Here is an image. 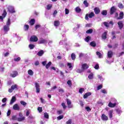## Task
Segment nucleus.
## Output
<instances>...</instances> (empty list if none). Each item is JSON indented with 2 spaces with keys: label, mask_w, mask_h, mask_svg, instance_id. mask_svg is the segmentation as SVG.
Returning <instances> with one entry per match:
<instances>
[{
  "label": "nucleus",
  "mask_w": 124,
  "mask_h": 124,
  "mask_svg": "<svg viewBox=\"0 0 124 124\" xmlns=\"http://www.w3.org/2000/svg\"><path fill=\"white\" fill-rule=\"evenodd\" d=\"M111 102H114V103H112V102H110L108 103V107H110L111 108H113V107H116L117 105V100L115 98H112L111 99Z\"/></svg>",
  "instance_id": "f257e3e1"
},
{
  "label": "nucleus",
  "mask_w": 124,
  "mask_h": 124,
  "mask_svg": "<svg viewBox=\"0 0 124 124\" xmlns=\"http://www.w3.org/2000/svg\"><path fill=\"white\" fill-rule=\"evenodd\" d=\"M30 41L31 42H37L38 41V38L35 35H32L31 37Z\"/></svg>",
  "instance_id": "f03ea898"
},
{
  "label": "nucleus",
  "mask_w": 124,
  "mask_h": 124,
  "mask_svg": "<svg viewBox=\"0 0 124 124\" xmlns=\"http://www.w3.org/2000/svg\"><path fill=\"white\" fill-rule=\"evenodd\" d=\"M14 90H18V85L16 84L12 85L11 88L9 89L8 92L9 93H11L12 92H13V91H14Z\"/></svg>",
  "instance_id": "7ed1b4c3"
},
{
  "label": "nucleus",
  "mask_w": 124,
  "mask_h": 124,
  "mask_svg": "<svg viewBox=\"0 0 124 124\" xmlns=\"http://www.w3.org/2000/svg\"><path fill=\"white\" fill-rule=\"evenodd\" d=\"M9 12L10 13H14L15 12V10H14V7L12 6H8L7 7Z\"/></svg>",
  "instance_id": "20e7f679"
},
{
  "label": "nucleus",
  "mask_w": 124,
  "mask_h": 124,
  "mask_svg": "<svg viewBox=\"0 0 124 124\" xmlns=\"http://www.w3.org/2000/svg\"><path fill=\"white\" fill-rule=\"evenodd\" d=\"M47 41L46 40L43 38H41L38 41V44H47Z\"/></svg>",
  "instance_id": "39448f33"
},
{
  "label": "nucleus",
  "mask_w": 124,
  "mask_h": 124,
  "mask_svg": "<svg viewBox=\"0 0 124 124\" xmlns=\"http://www.w3.org/2000/svg\"><path fill=\"white\" fill-rule=\"evenodd\" d=\"M117 11V9H116V7L115 6H113L110 8V15H113L114 13L116 12Z\"/></svg>",
  "instance_id": "423d86ee"
},
{
  "label": "nucleus",
  "mask_w": 124,
  "mask_h": 124,
  "mask_svg": "<svg viewBox=\"0 0 124 124\" xmlns=\"http://www.w3.org/2000/svg\"><path fill=\"white\" fill-rule=\"evenodd\" d=\"M10 30V28H9V26H8L7 25H5L3 26V31L5 33H7V32L9 31Z\"/></svg>",
  "instance_id": "0eeeda50"
},
{
  "label": "nucleus",
  "mask_w": 124,
  "mask_h": 124,
  "mask_svg": "<svg viewBox=\"0 0 124 124\" xmlns=\"http://www.w3.org/2000/svg\"><path fill=\"white\" fill-rule=\"evenodd\" d=\"M35 85L36 93H40V88H39V84L37 83H35Z\"/></svg>",
  "instance_id": "6e6552de"
},
{
  "label": "nucleus",
  "mask_w": 124,
  "mask_h": 124,
  "mask_svg": "<svg viewBox=\"0 0 124 124\" xmlns=\"http://www.w3.org/2000/svg\"><path fill=\"white\" fill-rule=\"evenodd\" d=\"M117 24L118 25V27H119L120 30H122V29H123V28H124V23L123 22V21H119L117 23Z\"/></svg>",
  "instance_id": "1a4fd4ad"
},
{
  "label": "nucleus",
  "mask_w": 124,
  "mask_h": 124,
  "mask_svg": "<svg viewBox=\"0 0 124 124\" xmlns=\"http://www.w3.org/2000/svg\"><path fill=\"white\" fill-rule=\"evenodd\" d=\"M6 14H7V13H6V11L4 10L2 15V16H0V20H1L2 21L3 20V18H5V16H6Z\"/></svg>",
  "instance_id": "9d476101"
},
{
  "label": "nucleus",
  "mask_w": 124,
  "mask_h": 124,
  "mask_svg": "<svg viewBox=\"0 0 124 124\" xmlns=\"http://www.w3.org/2000/svg\"><path fill=\"white\" fill-rule=\"evenodd\" d=\"M124 19V12H121L119 14V17L117 18V20H122Z\"/></svg>",
  "instance_id": "9b49d317"
},
{
  "label": "nucleus",
  "mask_w": 124,
  "mask_h": 124,
  "mask_svg": "<svg viewBox=\"0 0 124 124\" xmlns=\"http://www.w3.org/2000/svg\"><path fill=\"white\" fill-rule=\"evenodd\" d=\"M108 57L109 59H111V58L113 57V51H112V50H110L108 52Z\"/></svg>",
  "instance_id": "f8f14e48"
},
{
  "label": "nucleus",
  "mask_w": 124,
  "mask_h": 124,
  "mask_svg": "<svg viewBox=\"0 0 124 124\" xmlns=\"http://www.w3.org/2000/svg\"><path fill=\"white\" fill-rule=\"evenodd\" d=\"M101 119L103 121H108V117L105 115V114L102 115Z\"/></svg>",
  "instance_id": "ddd939ff"
},
{
  "label": "nucleus",
  "mask_w": 124,
  "mask_h": 124,
  "mask_svg": "<svg viewBox=\"0 0 124 124\" xmlns=\"http://www.w3.org/2000/svg\"><path fill=\"white\" fill-rule=\"evenodd\" d=\"M13 109L14 110H20V107H19V105H18V104H16L13 106Z\"/></svg>",
  "instance_id": "4468645a"
},
{
  "label": "nucleus",
  "mask_w": 124,
  "mask_h": 124,
  "mask_svg": "<svg viewBox=\"0 0 124 124\" xmlns=\"http://www.w3.org/2000/svg\"><path fill=\"white\" fill-rule=\"evenodd\" d=\"M18 75V72L17 71H13V74H11V77H13V78H14L16 77Z\"/></svg>",
  "instance_id": "2eb2a0df"
},
{
  "label": "nucleus",
  "mask_w": 124,
  "mask_h": 124,
  "mask_svg": "<svg viewBox=\"0 0 124 124\" xmlns=\"http://www.w3.org/2000/svg\"><path fill=\"white\" fill-rule=\"evenodd\" d=\"M81 68L83 70H85V69H88V68H89V66H88V64H87L86 63H84L82 65Z\"/></svg>",
  "instance_id": "dca6fc26"
},
{
  "label": "nucleus",
  "mask_w": 124,
  "mask_h": 124,
  "mask_svg": "<svg viewBox=\"0 0 124 124\" xmlns=\"http://www.w3.org/2000/svg\"><path fill=\"white\" fill-rule=\"evenodd\" d=\"M16 101V97L15 96H13L12 97V99L11 100V102H10V104L11 105H12V104H13L14 102H15Z\"/></svg>",
  "instance_id": "f3484780"
},
{
  "label": "nucleus",
  "mask_w": 124,
  "mask_h": 124,
  "mask_svg": "<svg viewBox=\"0 0 124 124\" xmlns=\"http://www.w3.org/2000/svg\"><path fill=\"white\" fill-rule=\"evenodd\" d=\"M94 11L95 13V14H99L100 13V10L99 9V8L96 7L94 9Z\"/></svg>",
  "instance_id": "a211bd4d"
},
{
  "label": "nucleus",
  "mask_w": 124,
  "mask_h": 124,
  "mask_svg": "<svg viewBox=\"0 0 124 124\" xmlns=\"http://www.w3.org/2000/svg\"><path fill=\"white\" fill-rule=\"evenodd\" d=\"M44 54V51H43V50H41L38 52L37 55L39 56V57H42V56H43Z\"/></svg>",
  "instance_id": "6ab92c4d"
},
{
  "label": "nucleus",
  "mask_w": 124,
  "mask_h": 124,
  "mask_svg": "<svg viewBox=\"0 0 124 124\" xmlns=\"http://www.w3.org/2000/svg\"><path fill=\"white\" fill-rule=\"evenodd\" d=\"M92 93L90 92H88L87 93H86L84 95H83V98L84 99L88 98V96H90Z\"/></svg>",
  "instance_id": "aec40b11"
},
{
  "label": "nucleus",
  "mask_w": 124,
  "mask_h": 124,
  "mask_svg": "<svg viewBox=\"0 0 124 124\" xmlns=\"http://www.w3.org/2000/svg\"><path fill=\"white\" fill-rule=\"evenodd\" d=\"M107 32H104L102 35V38L103 39H106L107 38Z\"/></svg>",
  "instance_id": "412c9836"
},
{
  "label": "nucleus",
  "mask_w": 124,
  "mask_h": 124,
  "mask_svg": "<svg viewBox=\"0 0 124 124\" xmlns=\"http://www.w3.org/2000/svg\"><path fill=\"white\" fill-rule=\"evenodd\" d=\"M25 117H19L17 118V122H23V121H25Z\"/></svg>",
  "instance_id": "4be33fe9"
},
{
  "label": "nucleus",
  "mask_w": 124,
  "mask_h": 124,
  "mask_svg": "<svg viewBox=\"0 0 124 124\" xmlns=\"http://www.w3.org/2000/svg\"><path fill=\"white\" fill-rule=\"evenodd\" d=\"M108 116L110 119H112V117H113V110H109L108 111Z\"/></svg>",
  "instance_id": "5701e85b"
},
{
  "label": "nucleus",
  "mask_w": 124,
  "mask_h": 124,
  "mask_svg": "<svg viewBox=\"0 0 124 124\" xmlns=\"http://www.w3.org/2000/svg\"><path fill=\"white\" fill-rule=\"evenodd\" d=\"M10 25H11V22L10 21V18H8L7 22L6 23L5 26H8V27H10Z\"/></svg>",
  "instance_id": "b1692460"
},
{
  "label": "nucleus",
  "mask_w": 124,
  "mask_h": 124,
  "mask_svg": "<svg viewBox=\"0 0 124 124\" xmlns=\"http://www.w3.org/2000/svg\"><path fill=\"white\" fill-rule=\"evenodd\" d=\"M60 26V21L56 20L54 21V26L59 27Z\"/></svg>",
  "instance_id": "393cba45"
},
{
  "label": "nucleus",
  "mask_w": 124,
  "mask_h": 124,
  "mask_svg": "<svg viewBox=\"0 0 124 124\" xmlns=\"http://www.w3.org/2000/svg\"><path fill=\"white\" fill-rule=\"evenodd\" d=\"M35 23V20L34 19H31L30 21V23L31 26H33Z\"/></svg>",
  "instance_id": "a878e982"
},
{
  "label": "nucleus",
  "mask_w": 124,
  "mask_h": 124,
  "mask_svg": "<svg viewBox=\"0 0 124 124\" xmlns=\"http://www.w3.org/2000/svg\"><path fill=\"white\" fill-rule=\"evenodd\" d=\"M52 64V62H49L46 65V69H48V68H49L50 66H51V65Z\"/></svg>",
  "instance_id": "bb28decb"
},
{
  "label": "nucleus",
  "mask_w": 124,
  "mask_h": 124,
  "mask_svg": "<svg viewBox=\"0 0 124 124\" xmlns=\"http://www.w3.org/2000/svg\"><path fill=\"white\" fill-rule=\"evenodd\" d=\"M96 54L97 56H98V58H99V59H101V58H102V54H101L100 52L97 51L96 52Z\"/></svg>",
  "instance_id": "cd10ccee"
},
{
  "label": "nucleus",
  "mask_w": 124,
  "mask_h": 124,
  "mask_svg": "<svg viewBox=\"0 0 124 124\" xmlns=\"http://www.w3.org/2000/svg\"><path fill=\"white\" fill-rule=\"evenodd\" d=\"M90 45L92 47H95V46H96V43H95V42L93 41V42L90 43Z\"/></svg>",
  "instance_id": "c85d7f7f"
},
{
  "label": "nucleus",
  "mask_w": 124,
  "mask_h": 124,
  "mask_svg": "<svg viewBox=\"0 0 124 124\" xmlns=\"http://www.w3.org/2000/svg\"><path fill=\"white\" fill-rule=\"evenodd\" d=\"M101 14L102 15H103V16H106V15H107V10L102 11L101 12Z\"/></svg>",
  "instance_id": "c756f323"
},
{
  "label": "nucleus",
  "mask_w": 124,
  "mask_h": 124,
  "mask_svg": "<svg viewBox=\"0 0 124 124\" xmlns=\"http://www.w3.org/2000/svg\"><path fill=\"white\" fill-rule=\"evenodd\" d=\"M94 16V13L93 12H91L88 15L89 18H93V17Z\"/></svg>",
  "instance_id": "7c9ffc66"
},
{
  "label": "nucleus",
  "mask_w": 124,
  "mask_h": 124,
  "mask_svg": "<svg viewBox=\"0 0 124 124\" xmlns=\"http://www.w3.org/2000/svg\"><path fill=\"white\" fill-rule=\"evenodd\" d=\"M29 47L30 50H32V49L34 48V47H35V46H34V45L30 44L29 45Z\"/></svg>",
  "instance_id": "2f4dec72"
},
{
  "label": "nucleus",
  "mask_w": 124,
  "mask_h": 124,
  "mask_svg": "<svg viewBox=\"0 0 124 124\" xmlns=\"http://www.w3.org/2000/svg\"><path fill=\"white\" fill-rule=\"evenodd\" d=\"M89 79L90 80H92V79H93V73H91L88 76Z\"/></svg>",
  "instance_id": "473e14b6"
},
{
  "label": "nucleus",
  "mask_w": 124,
  "mask_h": 124,
  "mask_svg": "<svg viewBox=\"0 0 124 124\" xmlns=\"http://www.w3.org/2000/svg\"><path fill=\"white\" fill-rule=\"evenodd\" d=\"M76 11L77 12V13H80L81 12V9L79 8V7H77L75 8Z\"/></svg>",
  "instance_id": "72a5a7b5"
},
{
  "label": "nucleus",
  "mask_w": 124,
  "mask_h": 124,
  "mask_svg": "<svg viewBox=\"0 0 124 124\" xmlns=\"http://www.w3.org/2000/svg\"><path fill=\"white\" fill-rule=\"evenodd\" d=\"M93 30L92 29H90L86 31V33L91 34L93 33Z\"/></svg>",
  "instance_id": "f704fd0d"
},
{
  "label": "nucleus",
  "mask_w": 124,
  "mask_h": 124,
  "mask_svg": "<svg viewBox=\"0 0 124 124\" xmlns=\"http://www.w3.org/2000/svg\"><path fill=\"white\" fill-rule=\"evenodd\" d=\"M83 4L86 7H88L89 6V3H88V1L86 0L83 1Z\"/></svg>",
  "instance_id": "c9c22d12"
},
{
  "label": "nucleus",
  "mask_w": 124,
  "mask_h": 124,
  "mask_svg": "<svg viewBox=\"0 0 124 124\" xmlns=\"http://www.w3.org/2000/svg\"><path fill=\"white\" fill-rule=\"evenodd\" d=\"M72 60H74L75 59H76V56L75 55V54L72 53L71 55Z\"/></svg>",
  "instance_id": "e433bc0d"
},
{
  "label": "nucleus",
  "mask_w": 124,
  "mask_h": 124,
  "mask_svg": "<svg viewBox=\"0 0 124 124\" xmlns=\"http://www.w3.org/2000/svg\"><path fill=\"white\" fill-rule=\"evenodd\" d=\"M90 40H91V36H87L86 37V38L85 39V41L86 42H89V41H90Z\"/></svg>",
  "instance_id": "4c0bfd02"
},
{
  "label": "nucleus",
  "mask_w": 124,
  "mask_h": 124,
  "mask_svg": "<svg viewBox=\"0 0 124 124\" xmlns=\"http://www.w3.org/2000/svg\"><path fill=\"white\" fill-rule=\"evenodd\" d=\"M28 74H29V75L31 76H32V75H33V72L31 70H29L28 71Z\"/></svg>",
  "instance_id": "58836bf2"
},
{
  "label": "nucleus",
  "mask_w": 124,
  "mask_h": 124,
  "mask_svg": "<svg viewBox=\"0 0 124 124\" xmlns=\"http://www.w3.org/2000/svg\"><path fill=\"white\" fill-rule=\"evenodd\" d=\"M103 24L105 26H106V28H108L109 27V23L107 22H104Z\"/></svg>",
  "instance_id": "ea45409f"
},
{
  "label": "nucleus",
  "mask_w": 124,
  "mask_h": 124,
  "mask_svg": "<svg viewBox=\"0 0 124 124\" xmlns=\"http://www.w3.org/2000/svg\"><path fill=\"white\" fill-rule=\"evenodd\" d=\"M118 7H119V8H120L121 9H123V8H124V5H123L122 4V3H119L118 4Z\"/></svg>",
  "instance_id": "a19ab883"
},
{
  "label": "nucleus",
  "mask_w": 124,
  "mask_h": 124,
  "mask_svg": "<svg viewBox=\"0 0 124 124\" xmlns=\"http://www.w3.org/2000/svg\"><path fill=\"white\" fill-rule=\"evenodd\" d=\"M51 8H52V5H51V4H48L46 6L47 10H50Z\"/></svg>",
  "instance_id": "79ce46f5"
},
{
  "label": "nucleus",
  "mask_w": 124,
  "mask_h": 124,
  "mask_svg": "<svg viewBox=\"0 0 124 124\" xmlns=\"http://www.w3.org/2000/svg\"><path fill=\"white\" fill-rule=\"evenodd\" d=\"M62 119H63V115H61L58 117H57V120L60 121V120H62Z\"/></svg>",
  "instance_id": "37998d69"
},
{
  "label": "nucleus",
  "mask_w": 124,
  "mask_h": 124,
  "mask_svg": "<svg viewBox=\"0 0 124 124\" xmlns=\"http://www.w3.org/2000/svg\"><path fill=\"white\" fill-rule=\"evenodd\" d=\"M14 60L15 62H20V61H21V58L18 57L17 58H14Z\"/></svg>",
  "instance_id": "c03bdc74"
},
{
  "label": "nucleus",
  "mask_w": 124,
  "mask_h": 124,
  "mask_svg": "<svg viewBox=\"0 0 124 124\" xmlns=\"http://www.w3.org/2000/svg\"><path fill=\"white\" fill-rule=\"evenodd\" d=\"M44 117L46 119H49V114L47 112H46L44 113Z\"/></svg>",
  "instance_id": "a18cd8bd"
},
{
  "label": "nucleus",
  "mask_w": 124,
  "mask_h": 124,
  "mask_svg": "<svg viewBox=\"0 0 124 124\" xmlns=\"http://www.w3.org/2000/svg\"><path fill=\"white\" fill-rule=\"evenodd\" d=\"M12 119L13 121H17L18 118H17L16 116L14 115L12 116Z\"/></svg>",
  "instance_id": "49530a36"
},
{
  "label": "nucleus",
  "mask_w": 124,
  "mask_h": 124,
  "mask_svg": "<svg viewBox=\"0 0 124 124\" xmlns=\"http://www.w3.org/2000/svg\"><path fill=\"white\" fill-rule=\"evenodd\" d=\"M20 104L22 105H23V106L25 107L26 105H27V103H26L25 101H21L20 102Z\"/></svg>",
  "instance_id": "de8ad7c7"
},
{
  "label": "nucleus",
  "mask_w": 124,
  "mask_h": 124,
  "mask_svg": "<svg viewBox=\"0 0 124 124\" xmlns=\"http://www.w3.org/2000/svg\"><path fill=\"white\" fill-rule=\"evenodd\" d=\"M116 113H117L118 114H122V110L120 109H116Z\"/></svg>",
  "instance_id": "09e8293b"
},
{
  "label": "nucleus",
  "mask_w": 124,
  "mask_h": 124,
  "mask_svg": "<svg viewBox=\"0 0 124 124\" xmlns=\"http://www.w3.org/2000/svg\"><path fill=\"white\" fill-rule=\"evenodd\" d=\"M59 92L60 93H64V90L62 88H60L59 89Z\"/></svg>",
  "instance_id": "8fccbe9b"
},
{
  "label": "nucleus",
  "mask_w": 124,
  "mask_h": 124,
  "mask_svg": "<svg viewBox=\"0 0 124 124\" xmlns=\"http://www.w3.org/2000/svg\"><path fill=\"white\" fill-rule=\"evenodd\" d=\"M29 28H30V26H29L28 25H25L24 26L25 31H28Z\"/></svg>",
  "instance_id": "3c124183"
},
{
  "label": "nucleus",
  "mask_w": 124,
  "mask_h": 124,
  "mask_svg": "<svg viewBox=\"0 0 124 124\" xmlns=\"http://www.w3.org/2000/svg\"><path fill=\"white\" fill-rule=\"evenodd\" d=\"M72 124V120L69 119L68 121L66 122V124Z\"/></svg>",
  "instance_id": "603ef678"
},
{
  "label": "nucleus",
  "mask_w": 124,
  "mask_h": 124,
  "mask_svg": "<svg viewBox=\"0 0 124 124\" xmlns=\"http://www.w3.org/2000/svg\"><path fill=\"white\" fill-rule=\"evenodd\" d=\"M10 114H11V111L10 110H8L7 113V117H9V116H10Z\"/></svg>",
  "instance_id": "864d4df0"
},
{
  "label": "nucleus",
  "mask_w": 124,
  "mask_h": 124,
  "mask_svg": "<svg viewBox=\"0 0 124 124\" xmlns=\"http://www.w3.org/2000/svg\"><path fill=\"white\" fill-rule=\"evenodd\" d=\"M83 92H84V88H80L79 90V93H83Z\"/></svg>",
  "instance_id": "5fc2aeb1"
},
{
  "label": "nucleus",
  "mask_w": 124,
  "mask_h": 124,
  "mask_svg": "<svg viewBox=\"0 0 124 124\" xmlns=\"http://www.w3.org/2000/svg\"><path fill=\"white\" fill-rule=\"evenodd\" d=\"M66 101H67V105L68 104H71L72 103H71V101L70 100H69V99H66Z\"/></svg>",
  "instance_id": "6e6d98bb"
},
{
  "label": "nucleus",
  "mask_w": 124,
  "mask_h": 124,
  "mask_svg": "<svg viewBox=\"0 0 124 124\" xmlns=\"http://www.w3.org/2000/svg\"><path fill=\"white\" fill-rule=\"evenodd\" d=\"M57 14H58V11H57V10L54 11L53 14V17H56V15H57Z\"/></svg>",
  "instance_id": "4d7b16f0"
},
{
  "label": "nucleus",
  "mask_w": 124,
  "mask_h": 124,
  "mask_svg": "<svg viewBox=\"0 0 124 124\" xmlns=\"http://www.w3.org/2000/svg\"><path fill=\"white\" fill-rule=\"evenodd\" d=\"M101 92V93H105V94L107 93V91L105 89L102 90Z\"/></svg>",
  "instance_id": "13d9d810"
},
{
  "label": "nucleus",
  "mask_w": 124,
  "mask_h": 124,
  "mask_svg": "<svg viewBox=\"0 0 124 124\" xmlns=\"http://www.w3.org/2000/svg\"><path fill=\"white\" fill-rule=\"evenodd\" d=\"M67 84H68V85H69V86H71V85H72L71 83V80H68L67 82Z\"/></svg>",
  "instance_id": "bf43d9fd"
},
{
  "label": "nucleus",
  "mask_w": 124,
  "mask_h": 124,
  "mask_svg": "<svg viewBox=\"0 0 124 124\" xmlns=\"http://www.w3.org/2000/svg\"><path fill=\"white\" fill-rule=\"evenodd\" d=\"M38 111L39 112V113H41L42 112V108L38 107Z\"/></svg>",
  "instance_id": "052dcab7"
},
{
  "label": "nucleus",
  "mask_w": 124,
  "mask_h": 124,
  "mask_svg": "<svg viewBox=\"0 0 124 124\" xmlns=\"http://www.w3.org/2000/svg\"><path fill=\"white\" fill-rule=\"evenodd\" d=\"M62 106L63 107V109H65L66 108V106L64 103H62Z\"/></svg>",
  "instance_id": "680f3d73"
},
{
  "label": "nucleus",
  "mask_w": 124,
  "mask_h": 124,
  "mask_svg": "<svg viewBox=\"0 0 124 124\" xmlns=\"http://www.w3.org/2000/svg\"><path fill=\"white\" fill-rule=\"evenodd\" d=\"M67 66L69 67V68H72V64H71V63H67Z\"/></svg>",
  "instance_id": "e2e57ef3"
},
{
  "label": "nucleus",
  "mask_w": 124,
  "mask_h": 124,
  "mask_svg": "<svg viewBox=\"0 0 124 124\" xmlns=\"http://www.w3.org/2000/svg\"><path fill=\"white\" fill-rule=\"evenodd\" d=\"M40 99H41V102L42 103H46V101H45V100H44V99L42 98H40Z\"/></svg>",
  "instance_id": "0e129e2a"
},
{
  "label": "nucleus",
  "mask_w": 124,
  "mask_h": 124,
  "mask_svg": "<svg viewBox=\"0 0 124 124\" xmlns=\"http://www.w3.org/2000/svg\"><path fill=\"white\" fill-rule=\"evenodd\" d=\"M68 105V108H73V105L71 104H69Z\"/></svg>",
  "instance_id": "69168bd1"
},
{
  "label": "nucleus",
  "mask_w": 124,
  "mask_h": 124,
  "mask_svg": "<svg viewBox=\"0 0 124 124\" xmlns=\"http://www.w3.org/2000/svg\"><path fill=\"white\" fill-rule=\"evenodd\" d=\"M101 89H102V85H100L97 87V90L99 91V90H101Z\"/></svg>",
  "instance_id": "338daca9"
},
{
  "label": "nucleus",
  "mask_w": 124,
  "mask_h": 124,
  "mask_svg": "<svg viewBox=\"0 0 124 124\" xmlns=\"http://www.w3.org/2000/svg\"><path fill=\"white\" fill-rule=\"evenodd\" d=\"M124 52H122L120 53H119V54H118L117 56L121 57V56H123V55H124Z\"/></svg>",
  "instance_id": "774afa93"
}]
</instances>
